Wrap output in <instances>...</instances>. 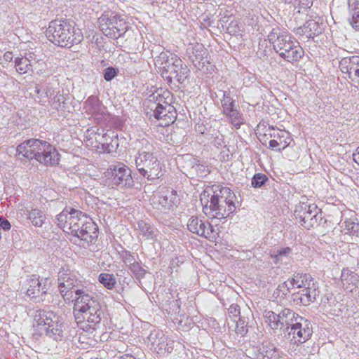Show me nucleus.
<instances>
[{
  "label": "nucleus",
  "instance_id": "6ab92c4d",
  "mask_svg": "<svg viewBox=\"0 0 359 359\" xmlns=\"http://www.w3.org/2000/svg\"><path fill=\"white\" fill-rule=\"evenodd\" d=\"M175 59H180V57L175 54L167 52H161L156 57L155 65L159 68L163 77L165 74H168L170 66L172 67L175 64Z\"/></svg>",
  "mask_w": 359,
  "mask_h": 359
},
{
  "label": "nucleus",
  "instance_id": "473e14b6",
  "mask_svg": "<svg viewBox=\"0 0 359 359\" xmlns=\"http://www.w3.org/2000/svg\"><path fill=\"white\" fill-rule=\"evenodd\" d=\"M14 63L16 71L20 74H25L28 71L31 70L32 67L31 63L20 57H15Z\"/></svg>",
  "mask_w": 359,
  "mask_h": 359
},
{
  "label": "nucleus",
  "instance_id": "c85d7f7f",
  "mask_svg": "<svg viewBox=\"0 0 359 359\" xmlns=\"http://www.w3.org/2000/svg\"><path fill=\"white\" fill-rule=\"evenodd\" d=\"M223 114L227 117L231 123L236 128H239L244 123L243 115L237 108L227 110V111L223 113Z\"/></svg>",
  "mask_w": 359,
  "mask_h": 359
},
{
  "label": "nucleus",
  "instance_id": "6e6552de",
  "mask_svg": "<svg viewBox=\"0 0 359 359\" xmlns=\"http://www.w3.org/2000/svg\"><path fill=\"white\" fill-rule=\"evenodd\" d=\"M153 151V146L146 141L144 147L139 149L135 158L139 174L149 181H154L163 175L161 162Z\"/></svg>",
  "mask_w": 359,
  "mask_h": 359
},
{
  "label": "nucleus",
  "instance_id": "4468645a",
  "mask_svg": "<svg viewBox=\"0 0 359 359\" xmlns=\"http://www.w3.org/2000/svg\"><path fill=\"white\" fill-rule=\"evenodd\" d=\"M340 71L348 79L359 85V55L344 57L339 61Z\"/></svg>",
  "mask_w": 359,
  "mask_h": 359
},
{
  "label": "nucleus",
  "instance_id": "79ce46f5",
  "mask_svg": "<svg viewBox=\"0 0 359 359\" xmlns=\"http://www.w3.org/2000/svg\"><path fill=\"white\" fill-rule=\"evenodd\" d=\"M118 74V69L114 67H109L103 70L102 74L105 81H111Z\"/></svg>",
  "mask_w": 359,
  "mask_h": 359
},
{
  "label": "nucleus",
  "instance_id": "a19ab883",
  "mask_svg": "<svg viewBox=\"0 0 359 359\" xmlns=\"http://www.w3.org/2000/svg\"><path fill=\"white\" fill-rule=\"evenodd\" d=\"M48 279L46 278L45 280L41 279V284H40V288H39V297L37 302H43L45 300V296L47 294L48 291L50 290V284L47 283Z\"/></svg>",
  "mask_w": 359,
  "mask_h": 359
},
{
  "label": "nucleus",
  "instance_id": "c756f323",
  "mask_svg": "<svg viewBox=\"0 0 359 359\" xmlns=\"http://www.w3.org/2000/svg\"><path fill=\"white\" fill-rule=\"evenodd\" d=\"M98 281L107 289L113 290L117 283L116 276L113 273H101Z\"/></svg>",
  "mask_w": 359,
  "mask_h": 359
},
{
  "label": "nucleus",
  "instance_id": "09e8293b",
  "mask_svg": "<svg viewBox=\"0 0 359 359\" xmlns=\"http://www.w3.org/2000/svg\"><path fill=\"white\" fill-rule=\"evenodd\" d=\"M223 93V99L221 100L222 107L224 105V104H227L231 102V100H234L231 97V93L230 90L222 91Z\"/></svg>",
  "mask_w": 359,
  "mask_h": 359
},
{
  "label": "nucleus",
  "instance_id": "f3484780",
  "mask_svg": "<svg viewBox=\"0 0 359 359\" xmlns=\"http://www.w3.org/2000/svg\"><path fill=\"white\" fill-rule=\"evenodd\" d=\"M318 294L317 285H314L292 293V300L296 304L308 306L316 301Z\"/></svg>",
  "mask_w": 359,
  "mask_h": 359
},
{
  "label": "nucleus",
  "instance_id": "5fc2aeb1",
  "mask_svg": "<svg viewBox=\"0 0 359 359\" xmlns=\"http://www.w3.org/2000/svg\"><path fill=\"white\" fill-rule=\"evenodd\" d=\"M13 53L10 51H7L4 55V60L6 62H11L13 60Z\"/></svg>",
  "mask_w": 359,
  "mask_h": 359
},
{
  "label": "nucleus",
  "instance_id": "4c0bfd02",
  "mask_svg": "<svg viewBox=\"0 0 359 359\" xmlns=\"http://www.w3.org/2000/svg\"><path fill=\"white\" fill-rule=\"evenodd\" d=\"M236 323V332L237 334L244 336L248 331V322L245 318L239 317L238 320L233 319Z\"/></svg>",
  "mask_w": 359,
  "mask_h": 359
},
{
  "label": "nucleus",
  "instance_id": "13d9d810",
  "mask_svg": "<svg viewBox=\"0 0 359 359\" xmlns=\"http://www.w3.org/2000/svg\"><path fill=\"white\" fill-rule=\"evenodd\" d=\"M24 60L28 61V62L31 63V61L34 59L33 53H25V56L22 57Z\"/></svg>",
  "mask_w": 359,
  "mask_h": 359
},
{
  "label": "nucleus",
  "instance_id": "9d476101",
  "mask_svg": "<svg viewBox=\"0 0 359 359\" xmlns=\"http://www.w3.org/2000/svg\"><path fill=\"white\" fill-rule=\"evenodd\" d=\"M148 101L155 105L154 116L157 120H162L161 126H168L172 123L176 118L175 107L165 100L164 95L159 93H152L148 97Z\"/></svg>",
  "mask_w": 359,
  "mask_h": 359
},
{
  "label": "nucleus",
  "instance_id": "ddd939ff",
  "mask_svg": "<svg viewBox=\"0 0 359 359\" xmlns=\"http://www.w3.org/2000/svg\"><path fill=\"white\" fill-rule=\"evenodd\" d=\"M187 227L191 233L210 240L215 238L217 235L209 222L203 221L198 217L192 216L188 221Z\"/></svg>",
  "mask_w": 359,
  "mask_h": 359
},
{
  "label": "nucleus",
  "instance_id": "20e7f679",
  "mask_svg": "<svg viewBox=\"0 0 359 359\" xmlns=\"http://www.w3.org/2000/svg\"><path fill=\"white\" fill-rule=\"evenodd\" d=\"M210 194V200H207L203 208L206 215L221 219L228 217L236 210V196L229 187L215 184L205 189L202 196H209Z\"/></svg>",
  "mask_w": 359,
  "mask_h": 359
},
{
  "label": "nucleus",
  "instance_id": "49530a36",
  "mask_svg": "<svg viewBox=\"0 0 359 359\" xmlns=\"http://www.w3.org/2000/svg\"><path fill=\"white\" fill-rule=\"evenodd\" d=\"M46 91H45V97H48L49 100L52 99V97L56 94H59V91L56 89L53 88L49 84H46Z\"/></svg>",
  "mask_w": 359,
  "mask_h": 359
},
{
  "label": "nucleus",
  "instance_id": "2eb2a0df",
  "mask_svg": "<svg viewBox=\"0 0 359 359\" xmlns=\"http://www.w3.org/2000/svg\"><path fill=\"white\" fill-rule=\"evenodd\" d=\"M111 170V179L114 184L121 187H131L133 186V180L131 176V170L123 164L114 166Z\"/></svg>",
  "mask_w": 359,
  "mask_h": 359
},
{
  "label": "nucleus",
  "instance_id": "423d86ee",
  "mask_svg": "<svg viewBox=\"0 0 359 359\" xmlns=\"http://www.w3.org/2000/svg\"><path fill=\"white\" fill-rule=\"evenodd\" d=\"M268 39L273 44L276 53L288 62L299 61L304 55L299 43L290 34L273 28L268 35Z\"/></svg>",
  "mask_w": 359,
  "mask_h": 359
},
{
  "label": "nucleus",
  "instance_id": "680f3d73",
  "mask_svg": "<svg viewBox=\"0 0 359 359\" xmlns=\"http://www.w3.org/2000/svg\"><path fill=\"white\" fill-rule=\"evenodd\" d=\"M287 282L289 283V288H290V290L292 291V290L294 287L291 285V284H290V280H289L288 281H287ZM292 292H291V294H292Z\"/></svg>",
  "mask_w": 359,
  "mask_h": 359
},
{
  "label": "nucleus",
  "instance_id": "dca6fc26",
  "mask_svg": "<svg viewBox=\"0 0 359 359\" xmlns=\"http://www.w3.org/2000/svg\"><path fill=\"white\" fill-rule=\"evenodd\" d=\"M175 64L170 66L168 72V74H165V77L168 83H171L172 79H175L179 83H183L187 79L190 70L187 65L180 58L175 59Z\"/></svg>",
  "mask_w": 359,
  "mask_h": 359
},
{
  "label": "nucleus",
  "instance_id": "de8ad7c7",
  "mask_svg": "<svg viewBox=\"0 0 359 359\" xmlns=\"http://www.w3.org/2000/svg\"><path fill=\"white\" fill-rule=\"evenodd\" d=\"M313 5V0H298L297 7L299 9L306 10Z\"/></svg>",
  "mask_w": 359,
  "mask_h": 359
},
{
  "label": "nucleus",
  "instance_id": "c03bdc74",
  "mask_svg": "<svg viewBox=\"0 0 359 359\" xmlns=\"http://www.w3.org/2000/svg\"><path fill=\"white\" fill-rule=\"evenodd\" d=\"M228 314L229 317L233 320V318L235 319L236 318L240 316V306L237 304H231L228 309Z\"/></svg>",
  "mask_w": 359,
  "mask_h": 359
},
{
  "label": "nucleus",
  "instance_id": "9b49d317",
  "mask_svg": "<svg viewBox=\"0 0 359 359\" xmlns=\"http://www.w3.org/2000/svg\"><path fill=\"white\" fill-rule=\"evenodd\" d=\"M34 159L46 165H55L59 162V154L54 147L46 141L31 139Z\"/></svg>",
  "mask_w": 359,
  "mask_h": 359
},
{
  "label": "nucleus",
  "instance_id": "bf43d9fd",
  "mask_svg": "<svg viewBox=\"0 0 359 359\" xmlns=\"http://www.w3.org/2000/svg\"><path fill=\"white\" fill-rule=\"evenodd\" d=\"M285 4H293L294 7H297L298 0H284Z\"/></svg>",
  "mask_w": 359,
  "mask_h": 359
},
{
  "label": "nucleus",
  "instance_id": "37998d69",
  "mask_svg": "<svg viewBox=\"0 0 359 359\" xmlns=\"http://www.w3.org/2000/svg\"><path fill=\"white\" fill-rule=\"evenodd\" d=\"M113 138H117V135L113 130H107L102 135L100 142L103 145L107 144L109 146L110 144H111Z\"/></svg>",
  "mask_w": 359,
  "mask_h": 359
},
{
  "label": "nucleus",
  "instance_id": "0eeeda50",
  "mask_svg": "<svg viewBox=\"0 0 359 359\" xmlns=\"http://www.w3.org/2000/svg\"><path fill=\"white\" fill-rule=\"evenodd\" d=\"M46 36L55 45L67 48L79 43L83 39L81 32L75 29L74 22L67 20L51 21L46 30Z\"/></svg>",
  "mask_w": 359,
  "mask_h": 359
},
{
  "label": "nucleus",
  "instance_id": "c9c22d12",
  "mask_svg": "<svg viewBox=\"0 0 359 359\" xmlns=\"http://www.w3.org/2000/svg\"><path fill=\"white\" fill-rule=\"evenodd\" d=\"M306 32H309V35H318L322 32V29L318 22L314 20H309L304 25Z\"/></svg>",
  "mask_w": 359,
  "mask_h": 359
},
{
  "label": "nucleus",
  "instance_id": "f704fd0d",
  "mask_svg": "<svg viewBox=\"0 0 359 359\" xmlns=\"http://www.w3.org/2000/svg\"><path fill=\"white\" fill-rule=\"evenodd\" d=\"M268 181L269 178L265 174L256 173L252 178L251 184L254 188H262Z\"/></svg>",
  "mask_w": 359,
  "mask_h": 359
},
{
  "label": "nucleus",
  "instance_id": "7ed1b4c3",
  "mask_svg": "<svg viewBox=\"0 0 359 359\" xmlns=\"http://www.w3.org/2000/svg\"><path fill=\"white\" fill-rule=\"evenodd\" d=\"M57 224L63 231L88 244H93L98 237V226L81 210L66 207L56 217Z\"/></svg>",
  "mask_w": 359,
  "mask_h": 359
},
{
  "label": "nucleus",
  "instance_id": "393cba45",
  "mask_svg": "<svg viewBox=\"0 0 359 359\" xmlns=\"http://www.w3.org/2000/svg\"><path fill=\"white\" fill-rule=\"evenodd\" d=\"M350 23L355 29H359V0H348Z\"/></svg>",
  "mask_w": 359,
  "mask_h": 359
},
{
  "label": "nucleus",
  "instance_id": "39448f33",
  "mask_svg": "<svg viewBox=\"0 0 359 359\" xmlns=\"http://www.w3.org/2000/svg\"><path fill=\"white\" fill-rule=\"evenodd\" d=\"M33 327L39 334H45L48 337L57 341L64 338V322L57 313L49 307L36 309L32 314Z\"/></svg>",
  "mask_w": 359,
  "mask_h": 359
},
{
  "label": "nucleus",
  "instance_id": "1a4fd4ad",
  "mask_svg": "<svg viewBox=\"0 0 359 359\" xmlns=\"http://www.w3.org/2000/svg\"><path fill=\"white\" fill-rule=\"evenodd\" d=\"M98 23L103 34L112 39L123 37L129 28L125 19L113 12L102 14L98 18Z\"/></svg>",
  "mask_w": 359,
  "mask_h": 359
},
{
  "label": "nucleus",
  "instance_id": "412c9836",
  "mask_svg": "<svg viewBox=\"0 0 359 359\" xmlns=\"http://www.w3.org/2000/svg\"><path fill=\"white\" fill-rule=\"evenodd\" d=\"M292 249L290 247L275 248L270 251V256L276 265L288 264L291 259Z\"/></svg>",
  "mask_w": 359,
  "mask_h": 359
},
{
  "label": "nucleus",
  "instance_id": "864d4df0",
  "mask_svg": "<svg viewBox=\"0 0 359 359\" xmlns=\"http://www.w3.org/2000/svg\"><path fill=\"white\" fill-rule=\"evenodd\" d=\"M269 147L273 149L277 148L278 146H280V144L279 143V142L276 139L270 140L269 142Z\"/></svg>",
  "mask_w": 359,
  "mask_h": 359
},
{
  "label": "nucleus",
  "instance_id": "a878e982",
  "mask_svg": "<svg viewBox=\"0 0 359 359\" xmlns=\"http://www.w3.org/2000/svg\"><path fill=\"white\" fill-rule=\"evenodd\" d=\"M29 287L27 290V296L36 299L39 297L41 280L37 275H32L27 280Z\"/></svg>",
  "mask_w": 359,
  "mask_h": 359
},
{
  "label": "nucleus",
  "instance_id": "5701e85b",
  "mask_svg": "<svg viewBox=\"0 0 359 359\" xmlns=\"http://www.w3.org/2000/svg\"><path fill=\"white\" fill-rule=\"evenodd\" d=\"M268 135L271 137H273L277 140L280 145H283L281 148L277 149L278 151H280L284 150L286 147L290 146L292 139L290 137L289 132L281 130H275L274 128H269L267 130Z\"/></svg>",
  "mask_w": 359,
  "mask_h": 359
},
{
  "label": "nucleus",
  "instance_id": "6e6d98bb",
  "mask_svg": "<svg viewBox=\"0 0 359 359\" xmlns=\"http://www.w3.org/2000/svg\"><path fill=\"white\" fill-rule=\"evenodd\" d=\"M172 307H176V309H172V310L176 313V312H179L180 311V302L179 300H175L173 301L172 303Z\"/></svg>",
  "mask_w": 359,
  "mask_h": 359
},
{
  "label": "nucleus",
  "instance_id": "2f4dec72",
  "mask_svg": "<svg viewBox=\"0 0 359 359\" xmlns=\"http://www.w3.org/2000/svg\"><path fill=\"white\" fill-rule=\"evenodd\" d=\"M291 293L289 288V283L285 281L278 285V287L273 292V296L276 299H284L287 298V295Z\"/></svg>",
  "mask_w": 359,
  "mask_h": 359
},
{
  "label": "nucleus",
  "instance_id": "a18cd8bd",
  "mask_svg": "<svg viewBox=\"0 0 359 359\" xmlns=\"http://www.w3.org/2000/svg\"><path fill=\"white\" fill-rule=\"evenodd\" d=\"M121 259L125 264H131L136 262L134 256L128 251H125L121 255Z\"/></svg>",
  "mask_w": 359,
  "mask_h": 359
},
{
  "label": "nucleus",
  "instance_id": "3c124183",
  "mask_svg": "<svg viewBox=\"0 0 359 359\" xmlns=\"http://www.w3.org/2000/svg\"><path fill=\"white\" fill-rule=\"evenodd\" d=\"M235 108H237L236 106V100H231L230 102L227 104H224V106H222V112H226L227 110H231Z\"/></svg>",
  "mask_w": 359,
  "mask_h": 359
},
{
  "label": "nucleus",
  "instance_id": "4d7b16f0",
  "mask_svg": "<svg viewBox=\"0 0 359 359\" xmlns=\"http://www.w3.org/2000/svg\"><path fill=\"white\" fill-rule=\"evenodd\" d=\"M353 161L359 165V147L356 149L355 151L353 154Z\"/></svg>",
  "mask_w": 359,
  "mask_h": 359
},
{
  "label": "nucleus",
  "instance_id": "58836bf2",
  "mask_svg": "<svg viewBox=\"0 0 359 359\" xmlns=\"http://www.w3.org/2000/svg\"><path fill=\"white\" fill-rule=\"evenodd\" d=\"M192 53L194 57L192 59L194 62H198L200 64L205 57V51L204 50L203 46L202 45L197 44L195 47H194Z\"/></svg>",
  "mask_w": 359,
  "mask_h": 359
},
{
  "label": "nucleus",
  "instance_id": "bb28decb",
  "mask_svg": "<svg viewBox=\"0 0 359 359\" xmlns=\"http://www.w3.org/2000/svg\"><path fill=\"white\" fill-rule=\"evenodd\" d=\"M260 354L262 356V359H279L280 354L279 351L276 347L270 343L263 344L260 348Z\"/></svg>",
  "mask_w": 359,
  "mask_h": 359
},
{
  "label": "nucleus",
  "instance_id": "e433bc0d",
  "mask_svg": "<svg viewBox=\"0 0 359 359\" xmlns=\"http://www.w3.org/2000/svg\"><path fill=\"white\" fill-rule=\"evenodd\" d=\"M128 269L137 279H142L146 274V271L136 262L128 265Z\"/></svg>",
  "mask_w": 359,
  "mask_h": 359
},
{
  "label": "nucleus",
  "instance_id": "aec40b11",
  "mask_svg": "<svg viewBox=\"0 0 359 359\" xmlns=\"http://www.w3.org/2000/svg\"><path fill=\"white\" fill-rule=\"evenodd\" d=\"M31 139L24 141L16 147L15 158L20 163H25L34 158Z\"/></svg>",
  "mask_w": 359,
  "mask_h": 359
},
{
  "label": "nucleus",
  "instance_id": "72a5a7b5",
  "mask_svg": "<svg viewBox=\"0 0 359 359\" xmlns=\"http://www.w3.org/2000/svg\"><path fill=\"white\" fill-rule=\"evenodd\" d=\"M341 277L344 285L352 284L355 287H359V276L358 274L353 272H351L349 274L347 273V277L345 278V273L342 272Z\"/></svg>",
  "mask_w": 359,
  "mask_h": 359
},
{
  "label": "nucleus",
  "instance_id": "052dcab7",
  "mask_svg": "<svg viewBox=\"0 0 359 359\" xmlns=\"http://www.w3.org/2000/svg\"><path fill=\"white\" fill-rule=\"evenodd\" d=\"M119 359H136V358L131 355H124L122 357H121Z\"/></svg>",
  "mask_w": 359,
  "mask_h": 359
},
{
  "label": "nucleus",
  "instance_id": "ea45409f",
  "mask_svg": "<svg viewBox=\"0 0 359 359\" xmlns=\"http://www.w3.org/2000/svg\"><path fill=\"white\" fill-rule=\"evenodd\" d=\"M49 102L53 109L60 110L64 107L65 98L62 95L56 94L52 97V99H50Z\"/></svg>",
  "mask_w": 359,
  "mask_h": 359
},
{
  "label": "nucleus",
  "instance_id": "603ef678",
  "mask_svg": "<svg viewBox=\"0 0 359 359\" xmlns=\"http://www.w3.org/2000/svg\"><path fill=\"white\" fill-rule=\"evenodd\" d=\"M46 84L42 86H36L34 89V92L40 95H44L45 96V91H46Z\"/></svg>",
  "mask_w": 359,
  "mask_h": 359
},
{
  "label": "nucleus",
  "instance_id": "8fccbe9b",
  "mask_svg": "<svg viewBox=\"0 0 359 359\" xmlns=\"http://www.w3.org/2000/svg\"><path fill=\"white\" fill-rule=\"evenodd\" d=\"M11 224L10 222L7 219L3 217H0V229L4 231H8L11 229Z\"/></svg>",
  "mask_w": 359,
  "mask_h": 359
},
{
  "label": "nucleus",
  "instance_id": "f03ea898",
  "mask_svg": "<svg viewBox=\"0 0 359 359\" xmlns=\"http://www.w3.org/2000/svg\"><path fill=\"white\" fill-rule=\"evenodd\" d=\"M263 316L265 323L271 329L281 330L284 337L293 344H302L312 336L313 327L311 321L290 309L284 308L278 313L266 310Z\"/></svg>",
  "mask_w": 359,
  "mask_h": 359
},
{
  "label": "nucleus",
  "instance_id": "f257e3e1",
  "mask_svg": "<svg viewBox=\"0 0 359 359\" xmlns=\"http://www.w3.org/2000/svg\"><path fill=\"white\" fill-rule=\"evenodd\" d=\"M57 280L63 299L74 302L73 313L79 327L89 333L100 330L104 325V312L98 300L89 294L81 281L70 272H59Z\"/></svg>",
  "mask_w": 359,
  "mask_h": 359
},
{
  "label": "nucleus",
  "instance_id": "a211bd4d",
  "mask_svg": "<svg viewBox=\"0 0 359 359\" xmlns=\"http://www.w3.org/2000/svg\"><path fill=\"white\" fill-rule=\"evenodd\" d=\"M84 109L88 114H90L97 120L104 117L106 113L101 101L97 96L91 95L84 102Z\"/></svg>",
  "mask_w": 359,
  "mask_h": 359
},
{
  "label": "nucleus",
  "instance_id": "0e129e2a",
  "mask_svg": "<svg viewBox=\"0 0 359 359\" xmlns=\"http://www.w3.org/2000/svg\"><path fill=\"white\" fill-rule=\"evenodd\" d=\"M349 289H350L351 291H353L354 288L350 287Z\"/></svg>",
  "mask_w": 359,
  "mask_h": 359
},
{
  "label": "nucleus",
  "instance_id": "7c9ffc66",
  "mask_svg": "<svg viewBox=\"0 0 359 359\" xmlns=\"http://www.w3.org/2000/svg\"><path fill=\"white\" fill-rule=\"evenodd\" d=\"M343 224L344 225V229L346 231V233L359 236V222L357 219H347Z\"/></svg>",
  "mask_w": 359,
  "mask_h": 359
},
{
  "label": "nucleus",
  "instance_id": "f8f14e48",
  "mask_svg": "<svg viewBox=\"0 0 359 359\" xmlns=\"http://www.w3.org/2000/svg\"><path fill=\"white\" fill-rule=\"evenodd\" d=\"M294 215L299 219L301 225L307 229L317 226L318 220L323 219L321 211L315 204H299L296 206Z\"/></svg>",
  "mask_w": 359,
  "mask_h": 359
},
{
  "label": "nucleus",
  "instance_id": "b1692460",
  "mask_svg": "<svg viewBox=\"0 0 359 359\" xmlns=\"http://www.w3.org/2000/svg\"><path fill=\"white\" fill-rule=\"evenodd\" d=\"M27 219L35 227H41L46 219L44 212L37 208H32L30 210H25Z\"/></svg>",
  "mask_w": 359,
  "mask_h": 359
},
{
  "label": "nucleus",
  "instance_id": "4be33fe9",
  "mask_svg": "<svg viewBox=\"0 0 359 359\" xmlns=\"http://www.w3.org/2000/svg\"><path fill=\"white\" fill-rule=\"evenodd\" d=\"M290 283L293 287L298 289H303L316 285L314 278L309 273H298L294 274L290 280Z\"/></svg>",
  "mask_w": 359,
  "mask_h": 359
},
{
  "label": "nucleus",
  "instance_id": "cd10ccee",
  "mask_svg": "<svg viewBox=\"0 0 359 359\" xmlns=\"http://www.w3.org/2000/svg\"><path fill=\"white\" fill-rule=\"evenodd\" d=\"M137 228L141 234L147 239H153L157 236L158 231L150 224L143 220L137 222Z\"/></svg>",
  "mask_w": 359,
  "mask_h": 359
},
{
  "label": "nucleus",
  "instance_id": "e2e57ef3",
  "mask_svg": "<svg viewBox=\"0 0 359 359\" xmlns=\"http://www.w3.org/2000/svg\"><path fill=\"white\" fill-rule=\"evenodd\" d=\"M201 203H203V198L202 197L201 198Z\"/></svg>",
  "mask_w": 359,
  "mask_h": 359
}]
</instances>
